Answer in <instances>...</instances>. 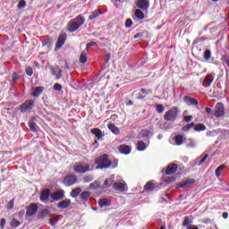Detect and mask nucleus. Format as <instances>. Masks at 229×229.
<instances>
[{
    "instance_id": "f257e3e1",
    "label": "nucleus",
    "mask_w": 229,
    "mask_h": 229,
    "mask_svg": "<svg viewBox=\"0 0 229 229\" xmlns=\"http://www.w3.org/2000/svg\"><path fill=\"white\" fill-rule=\"evenodd\" d=\"M85 24V18L79 14L76 18L72 19L68 22V31L70 33H74V31H78V29L81 28L82 25Z\"/></svg>"
},
{
    "instance_id": "f03ea898",
    "label": "nucleus",
    "mask_w": 229,
    "mask_h": 229,
    "mask_svg": "<svg viewBox=\"0 0 229 229\" xmlns=\"http://www.w3.org/2000/svg\"><path fill=\"white\" fill-rule=\"evenodd\" d=\"M95 164H98L97 169H108L112 165V161L108 159L106 154H104L96 159Z\"/></svg>"
},
{
    "instance_id": "7ed1b4c3",
    "label": "nucleus",
    "mask_w": 229,
    "mask_h": 229,
    "mask_svg": "<svg viewBox=\"0 0 229 229\" xmlns=\"http://www.w3.org/2000/svg\"><path fill=\"white\" fill-rule=\"evenodd\" d=\"M35 108V100L27 99L24 103L20 105V112L21 114H31V110Z\"/></svg>"
},
{
    "instance_id": "20e7f679",
    "label": "nucleus",
    "mask_w": 229,
    "mask_h": 229,
    "mask_svg": "<svg viewBox=\"0 0 229 229\" xmlns=\"http://www.w3.org/2000/svg\"><path fill=\"white\" fill-rule=\"evenodd\" d=\"M180 114V110H178L177 106L171 108L170 110L166 111L164 119L165 121H176L178 119V115Z\"/></svg>"
},
{
    "instance_id": "39448f33",
    "label": "nucleus",
    "mask_w": 229,
    "mask_h": 229,
    "mask_svg": "<svg viewBox=\"0 0 229 229\" xmlns=\"http://www.w3.org/2000/svg\"><path fill=\"white\" fill-rule=\"evenodd\" d=\"M73 171L79 174H85V173L90 171V165H89V163H76L73 166Z\"/></svg>"
},
{
    "instance_id": "423d86ee",
    "label": "nucleus",
    "mask_w": 229,
    "mask_h": 229,
    "mask_svg": "<svg viewBox=\"0 0 229 229\" xmlns=\"http://www.w3.org/2000/svg\"><path fill=\"white\" fill-rule=\"evenodd\" d=\"M65 198V191L64 190H58L51 193L50 203H55V201H62Z\"/></svg>"
},
{
    "instance_id": "0eeeda50",
    "label": "nucleus",
    "mask_w": 229,
    "mask_h": 229,
    "mask_svg": "<svg viewBox=\"0 0 229 229\" xmlns=\"http://www.w3.org/2000/svg\"><path fill=\"white\" fill-rule=\"evenodd\" d=\"M78 182V176L76 174H69L64 176L63 183L65 187H72Z\"/></svg>"
},
{
    "instance_id": "6e6552de",
    "label": "nucleus",
    "mask_w": 229,
    "mask_h": 229,
    "mask_svg": "<svg viewBox=\"0 0 229 229\" xmlns=\"http://www.w3.org/2000/svg\"><path fill=\"white\" fill-rule=\"evenodd\" d=\"M225 114H226V112L225 111V104L221 102L216 103L215 106V117H225Z\"/></svg>"
},
{
    "instance_id": "1a4fd4ad",
    "label": "nucleus",
    "mask_w": 229,
    "mask_h": 229,
    "mask_svg": "<svg viewBox=\"0 0 229 229\" xmlns=\"http://www.w3.org/2000/svg\"><path fill=\"white\" fill-rule=\"evenodd\" d=\"M65 40H67V33L61 32L55 43V51L58 49H62V47H64V45L65 44Z\"/></svg>"
},
{
    "instance_id": "9d476101",
    "label": "nucleus",
    "mask_w": 229,
    "mask_h": 229,
    "mask_svg": "<svg viewBox=\"0 0 229 229\" xmlns=\"http://www.w3.org/2000/svg\"><path fill=\"white\" fill-rule=\"evenodd\" d=\"M38 212V206L37 203H31L28 208L27 211L25 213L26 217H32V216H35Z\"/></svg>"
},
{
    "instance_id": "9b49d317",
    "label": "nucleus",
    "mask_w": 229,
    "mask_h": 229,
    "mask_svg": "<svg viewBox=\"0 0 229 229\" xmlns=\"http://www.w3.org/2000/svg\"><path fill=\"white\" fill-rule=\"evenodd\" d=\"M113 189L114 191H118L119 192H124L128 191V184H126L125 182H116L113 184Z\"/></svg>"
},
{
    "instance_id": "f8f14e48",
    "label": "nucleus",
    "mask_w": 229,
    "mask_h": 229,
    "mask_svg": "<svg viewBox=\"0 0 229 229\" xmlns=\"http://www.w3.org/2000/svg\"><path fill=\"white\" fill-rule=\"evenodd\" d=\"M49 198H51V190L49 188H46L43 191H41V194L39 197L40 201L46 203V201H47Z\"/></svg>"
},
{
    "instance_id": "ddd939ff",
    "label": "nucleus",
    "mask_w": 229,
    "mask_h": 229,
    "mask_svg": "<svg viewBox=\"0 0 229 229\" xmlns=\"http://www.w3.org/2000/svg\"><path fill=\"white\" fill-rule=\"evenodd\" d=\"M136 6H138L140 10L146 12V10L149 8V0H137Z\"/></svg>"
},
{
    "instance_id": "4468645a",
    "label": "nucleus",
    "mask_w": 229,
    "mask_h": 229,
    "mask_svg": "<svg viewBox=\"0 0 229 229\" xmlns=\"http://www.w3.org/2000/svg\"><path fill=\"white\" fill-rule=\"evenodd\" d=\"M42 92H44V86H38L32 89L31 97L32 98H40Z\"/></svg>"
},
{
    "instance_id": "2eb2a0df",
    "label": "nucleus",
    "mask_w": 229,
    "mask_h": 229,
    "mask_svg": "<svg viewBox=\"0 0 229 229\" xmlns=\"http://www.w3.org/2000/svg\"><path fill=\"white\" fill-rule=\"evenodd\" d=\"M155 187H157V182L153 180L148 181L145 185H144V191L145 192H151V191H155Z\"/></svg>"
},
{
    "instance_id": "dca6fc26",
    "label": "nucleus",
    "mask_w": 229,
    "mask_h": 229,
    "mask_svg": "<svg viewBox=\"0 0 229 229\" xmlns=\"http://www.w3.org/2000/svg\"><path fill=\"white\" fill-rule=\"evenodd\" d=\"M176 171H178V165L172 163L171 165H169L166 167L165 174H167V175L174 174V173H176Z\"/></svg>"
},
{
    "instance_id": "f3484780",
    "label": "nucleus",
    "mask_w": 229,
    "mask_h": 229,
    "mask_svg": "<svg viewBox=\"0 0 229 229\" xmlns=\"http://www.w3.org/2000/svg\"><path fill=\"white\" fill-rule=\"evenodd\" d=\"M49 69L52 76H55V80H60V78H62V70H60V67L56 66L55 68V67L50 66ZM56 69L58 71L57 72H56Z\"/></svg>"
},
{
    "instance_id": "a211bd4d",
    "label": "nucleus",
    "mask_w": 229,
    "mask_h": 229,
    "mask_svg": "<svg viewBox=\"0 0 229 229\" xmlns=\"http://www.w3.org/2000/svg\"><path fill=\"white\" fill-rule=\"evenodd\" d=\"M183 101L186 103V105H193V106H198V105H199L197 99L190 96L183 97Z\"/></svg>"
},
{
    "instance_id": "6ab92c4d",
    "label": "nucleus",
    "mask_w": 229,
    "mask_h": 229,
    "mask_svg": "<svg viewBox=\"0 0 229 229\" xmlns=\"http://www.w3.org/2000/svg\"><path fill=\"white\" fill-rule=\"evenodd\" d=\"M118 150L120 151V153H122V155H130V153H131V148L128 145H120L118 147Z\"/></svg>"
},
{
    "instance_id": "aec40b11",
    "label": "nucleus",
    "mask_w": 229,
    "mask_h": 229,
    "mask_svg": "<svg viewBox=\"0 0 229 229\" xmlns=\"http://www.w3.org/2000/svg\"><path fill=\"white\" fill-rule=\"evenodd\" d=\"M194 183H196V181H194V179L187 180V181L179 182L178 188L185 189L186 187H191V185H194Z\"/></svg>"
},
{
    "instance_id": "412c9836",
    "label": "nucleus",
    "mask_w": 229,
    "mask_h": 229,
    "mask_svg": "<svg viewBox=\"0 0 229 229\" xmlns=\"http://www.w3.org/2000/svg\"><path fill=\"white\" fill-rule=\"evenodd\" d=\"M90 131L92 135H95L98 140L99 139H103V137H105V133H103V131H101L99 128H93Z\"/></svg>"
},
{
    "instance_id": "4be33fe9",
    "label": "nucleus",
    "mask_w": 229,
    "mask_h": 229,
    "mask_svg": "<svg viewBox=\"0 0 229 229\" xmlns=\"http://www.w3.org/2000/svg\"><path fill=\"white\" fill-rule=\"evenodd\" d=\"M69 207H71V199H69L60 201L57 205V208L62 209L69 208Z\"/></svg>"
},
{
    "instance_id": "5701e85b",
    "label": "nucleus",
    "mask_w": 229,
    "mask_h": 229,
    "mask_svg": "<svg viewBox=\"0 0 229 229\" xmlns=\"http://www.w3.org/2000/svg\"><path fill=\"white\" fill-rule=\"evenodd\" d=\"M194 219V216H184V219L182 221V226L183 228L187 227V226H191V225H192V221Z\"/></svg>"
},
{
    "instance_id": "b1692460",
    "label": "nucleus",
    "mask_w": 229,
    "mask_h": 229,
    "mask_svg": "<svg viewBox=\"0 0 229 229\" xmlns=\"http://www.w3.org/2000/svg\"><path fill=\"white\" fill-rule=\"evenodd\" d=\"M100 15H101V9H96L89 16V21H94L96 19H99Z\"/></svg>"
},
{
    "instance_id": "393cba45",
    "label": "nucleus",
    "mask_w": 229,
    "mask_h": 229,
    "mask_svg": "<svg viewBox=\"0 0 229 229\" xmlns=\"http://www.w3.org/2000/svg\"><path fill=\"white\" fill-rule=\"evenodd\" d=\"M108 130L112 131L114 135H119L121 133V131L118 129L117 126H115V123H108L107 124Z\"/></svg>"
},
{
    "instance_id": "a878e982",
    "label": "nucleus",
    "mask_w": 229,
    "mask_h": 229,
    "mask_svg": "<svg viewBox=\"0 0 229 229\" xmlns=\"http://www.w3.org/2000/svg\"><path fill=\"white\" fill-rule=\"evenodd\" d=\"M214 81V76L207 75L203 81V87H210Z\"/></svg>"
},
{
    "instance_id": "bb28decb",
    "label": "nucleus",
    "mask_w": 229,
    "mask_h": 229,
    "mask_svg": "<svg viewBox=\"0 0 229 229\" xmlns=\"http://www.w3.org/2000/svg\"><path fill=\"white\" fill-rule=\"evenodd\" d=\"M81 187L74 188L70 193L71 198H78V195L81 194Z\"/></svg>"
},
{
    "instance_id": "cd10ccee",
    "label": "nucleus",
    "mask_w": 229,
    "mask_h": 229,
    "mask_svg": "<svg viewBox=\"0 0 229 229\" xmlns=\"http://www.w3.org/2000/svg\"><path fill=\"white\" fill-rule=\"evenodd\" d=\"M193 130L195 131H205V130H207V126H205V124L203 123H197V124H194Z\"/></svg>"
},
{
    "instance_id": "c85d7f7f",
    "label": "nucleus",
    "mask_w": 229,
    "mask_h": 229,
    "mask_svg": "<svg viewBox=\"0 0 229 229\" xmlns=\"http://www.w3.org/2000/svg\"><path fill=\"white\" fill-rule=\"evenodd\" d=\"M225 169H226V165H221L216 169L215 174H216V178H219V176H221V174H222L223 171H225Z\"/></svg>"
},
{
    "instance_id": "c756f323",
    "label": "nucleus",
    "mask_w": 229,
    "mask_h": 229,
    "mask_svg": "<svg viewBox=\"0 0 229 229\" xmlns=\"http://www.w3.org/2000/svg\"><path fill=\"white\" fill-rule=\"evenodd\" d=\"M90 191H82L80 194V198L81 199V201H89V198H90Z\"/></svg>"
},
{
    "instance_id": "7c9ffc66",
    "label": "nucleus",
    "mask_w": 229,
    "mask_h": 229,
    "mask_svg": "<svg viewBox=\"0 0 229 229\" xmlns=\"http://www.w3.org/2000/svg\"><path fill=\"white\" fill-rule=\"evenodd\" d=\"M29 128H30V131H32L33 133H36V131H37V123H35V120L30 119L29 121Z\"/></svg>"
},
{
    "instance_id": "2f4dec72",
    "label": "nucleus",
    "mask_w": 229,
    "mask_h": 229,
    "mask_svg": "<svg viewBox=\"0 0 229 229\" xmlns=\"http://www.w3.org/2000/svg\"><path fill=\"white\" fill-rule=\"evenodd\" d=\"M176 146H182L183 144V136L181 134H177L174 137Z\"/></svg>"
},
{
    "instance_id": "473e14b6",
    "label": "nucleus",
    "mask_w": 229,
    "mask_h": 229,
    "mask_svg": "<svg viewBox=\"0 0 229 229\" xmlns=\"http://www.w3.org/2000/svg\"><path fill=\"white\" fill-rule=\"evenodd\" d=\"M135 17H137L139 21H142V19H144L146 16L144 15V13L140 9H136Z\"/></svg>"
},
{
    "instance_id": "72a5a7b5",
    "label": "nucleus",
    "mask_w": 229,
    "mask_h": 229,
    "mask_svg": "<svg viewBox=\"0 0 229 229\" xmlns=\"http://www.w3.org/2000/svg\"><path fill=\"white\" fill-rule=\"evenodd\" d=\"M20 225H21V222L16 218H13L10 222L11 228H19Z\"/></svg>"
},
{
    "instance_id": "f704fd0d",
    "label": "nucleus",
    "mask_w": 229,
    "mask_h": 229,
    "mask_svg": "<svg viewBox=\"0 0 229 229\" xmlns=\"http://www.w3.org/2000/svg\"><path fill=\"white\" fill-rule=\"evenodd\" d=\"M98 205L101 208H103V207H110V203H109L108 199H99Z\"/></svg>"
},
{
    "instance_id": "c9c22d12",
    "label": "nucleus",
    "mask_w": 229,
    "mask_h": 229,
    "mask_svg": "<svg viewBox=\"0 0 229 229\" xmlns=\"http://www.w3.org/2000/svg\"><path fill=\"white\" fill-rule=\"evenodd\" d=\"M49 216V209H43L38 215V219H44V217H47Z\"/></svg>"
},
{
    "instance_id": "e433bc0d",
    "label": "nucleus",
    "mask_w": 229,
    "mask_h": 229,
    "mask_svg": "<svg viewBox=\"0 0 229 229\" xmlns=\"http://www.w3.org/2000/svg\"><path fill=\"white\" fill-rule=\"evenodd\" d=\"M82 180H83L84 183H90V182L94 181V175H92V174L84 175L82 177Z\"/></svg>"
},
{
    "instance_id": "4c0bfd02",
    "label": "nucleus",
    "mask_w": 229,
    "mask_h": 229,
    "mask_svg": "<svg viewBox=\"0 0 229 229\" xmlns=\"http://www.w3.org/2000/svg\"><path fill=\"white\" fill-rule=\"evenodd\" d=\"M138 151H145L146 150V143L144 141H139L137 143Z\"/></svg>"
},
{
    "instance_id": "58836bf2",
    "label": "nucleus",
    "mask_w": 229,
    "mask_h": 229,
    "mask_svg": "<svg viewBox=\"0 0 229 229\" xmlns=\"http://www.w3.org/2000/svg\"><path fill=\"white\" fill-rule=\"evenodd\" d=\"M87 60H88L87 52H86V51H83V52L81 54V56H80V63H81V64H87Z\"/></svg>"
},
{
    "instance_id": "ea45409f",
    "label": "nucleus",
    "mask_w": 229,
    "mask_h": 229,
    "mask_svg": "<svg viewBox=\"0 0 229 229\" xmlns=\"http://www.w3.org/2000/svg\"><path fill=\"white\" fill-rule=\"evenodd\" d=\"M156 110L157 114H164L165 107L162 104H157L156 105Z\"/></svg>"
},
{
    "instance_id": "a19ab883",
    "label": "nucleus",
    "mask_w": 229,
    "mask_h": 229,
    "mask_svg": "<svg viewBox=\"0 0 229 229\" xmlns=\"http://www.w3.org/2000/svg\"><path fill=\"white\" fill-rule=\"evenodd\" d=\"M43 47H51V38L48 37L42 41Z\"/></svg>"
},
{
    "instance_id": "79ce46f5",
    "label": "nucleus",
    "mask_w": 229,
    "mask_h": 229,
    "mask_svg": "<svg viewBox=\"0 0 229 229\" xmlns=\"http://www.w3.org/2000/svg\"><path fill=\"white\" fill-rule=\"evenodd\" d=\"M210 58H212V52L209 49H208L204 52V59L206 61H208L210 60Z\"/></svg>"
},
{
    "instance_id": "37998d69",
    "label": "nucleus",
    "mask_w": 229,
    "mask_h": 229,
    "mask_svg": "<svg viewBox=\"0 0 229 229\" xmlns=\"http://www.w3.org/2000/svg\"><path fill=\"white\" fill-rule=\"evenodd\" d=\"M191 128H194V123H188L182 127V131H189Z\"/></svg>"
},
{
    "instance_id": "c03bdc74",
    "label": "nucleus",
    "mask_w": 229,
    "mask_h": 229,
    "mask_svg": "<svg viewBox=\"0 0 229 229\" xmlns=\"http://www.w3.org/2000/svg\"><path fill=\"white\" fill-rule=\"evenodd\" d=\"M99 187H101V183H99L98 181H95L89 184V189H99Z\"/></svg>"
},
{
    "instance_id": "a18cd8bd",
    "label": "nucleus",
    "mask_w": 229,
    "mask_h": 229,
    "mask_svg": "<svg viewBox=\"0 0 229 229\" xmlns=\"http://www.w3.org/2000/svg\"><path fill=\"white\" fill-rule=\"evenodd\" d=\"M25 72H26L27 76H33V68L31 66L26 67Z\"/></svg>"
},
{
    "instance_id": "49530a36",
    "label": "nucleus",
    "mask_w": 229,
    "mask_h": 229,
    "mask_svg": "<svg viewBox=\"0 0 229 229\" xmlns=\"http://www.w3.org/2000/svg\"><path fill=\"white\" fill-rule=\"evenodd\" d=\"M15 205V199H12L9 202H8V205H7V208L9 210H12V208H13Z\"/></svg>"
},
{
    "instance_id": "de8ad7c7",
    "label": "nucleus",
    "mask_w": 229,
    "mask_h": 229,
    "mask_svg": "<svg viewBox=\"0 0 229 229\" xmlns=\"http://www.w3.org/2000/svg\"><path fill=\"white\" fill-rule=\"evenodd\" d=\"M112 185V179H106L105 182H104V187L105 188H108Z\"/></svg>"
},
{
    "instance_id": "09e8293b",
    "label": "nucleus",
    "mask_w": 229,
    "mask_h": 229,
    "mask_svg": "<svg viewBox=\"0 0 229 229\" xmlns=\"http://www.w3.org/2000/svg\"><path fill=\"white\" fill-rule=\"evenodd\" d=\"M207 158H208V154L203 156V157L199 162L198 165H203V164H205V162L207 161Z\"/></svg>"
},
{
    "instance_id": "8fccbe9b",
    "label": "nucleus",
    "mask_w": 229,
    "mask_h": 229,
    "mask_svg": "<svg viewBox=\"0 0 229 229\" xmlns=\"http://www.w3.org/2000/svg\"><path fill=\"white\" fill-rule=\"evenodd\" d=\"M206 113L208 115H215V109L210 107H206Z\"/></svg>"
},
{
    "instance_id": "3c124183",
    "label": "nucleus",
    "mask_w": 229,
    "mask_h": 229,
    "mask_svg": "<svg viewBox=\"0 0 229 229\" xmlns=\"http://www.w3.org/2000/svg\"><path fill=\"white\" fill-rule=\"evenodd\" d=\"M133 26V21L131 19H127L125 21V28H131Z\"/></svg>"
},
{
    "instance_id": "603ef678",
    "label": "nucleus",
    "mask_w": 229,
    "mask_h": 229,
    "mask_svg": "<svg viewBox=\"0 0 229 229\" xmlns=\"http://www.w3.org/2000/svg\"><path fill=\"white\" fill-rule=\"evenodd\" d=\"M93 46H98V43L94 41L88 43L86 46V51H89V49H90V47H92Z\"/></svg>"
},
{
    "instance_id": "864d4df0",
    "label": "nucleus",
    "mask_w": 229,
    "mask_h": 229,
    "mask_svg": "<svg viewBox=\"0 0 229 229\" xmlns=\"http://www.w3.org/2000/svg\"><path fill=\"white\" fill-rule=\"evenodd\" d=\"M62 89H63L62 84H60V83L54 84V90H57L58 92H60V90H62Z\"/></svg>"
},
{
    "instance_id": "5fc2aeb1",
    "label": "nucleus",
    "mask_w": 229,
    "mask_h": 229,
    "mask_svg": "<svg viewBox=\"0 0 229 229\" xmlns=\"http://www.w3.org/2000/svg\"><path fill=\"white\" fill-rule=\"evenodd\" d=\"M18 8H26V1L21 0L18 4Z\"/></svg>"
},
{
    "instance_id": "6e6d98bb",
    "label": "nucleus",
    "mask_w": 229,
    "mask_h": 229,
    "mask_svg": "<svg viewBox=\"0 0 229 229\" xmlns=\"http://www.w3.org/2000/svg\"><path fill=\"white\" fill-rule=\"evenodd\" d=\"M18 80H19V75L17 74V72H14L13 73V83H15Z\"/></svg>"
},
{
    "instance_id": "4d7b16f0",
    "label": "nucleus",
    "mask_w": 229,
    "mask_h": 229,
    "mask_svg": "<svg viewBox=\"0 0 229 229\" xmlns=\"http://www.w3.org/2000/svg\"><path fill=\"white\" fill-rule=\"evenodd\" d=\"M186 148H196V143L194 141H190L187 145Z\"/></svg>"
},
{
    "instance_id": "13d9d810",
    "label": "nucleus",
    "mask_w": 229,
    "mask_h": 229,
    "mask_svg": "<svg viewBox=\"0 0 229 229\" xmlns=\"http://www.w3.org/2000/svg\"><path fill=\"white\" fill-rule=\"evenodd\" d=\"M0 226H1L2 229L4 228V226H6V219H4V218L1 219Z\"/></svg>"
},
{
    "instance_id": "bf43d9fd",
    "label": "nucleus",
    "mask_w": 229,
    "mask_h": 229,
    "mask_svg": "<svg viewBox=\"0 0 229 229\" xmlns=\"http://www.w3.org/2000/svg\"><path fill=\"white\" fill-rule=\"evenodd\" d=\"M140 92L142 94H151L153 91L151 89H141Z\"/></svg>"
},
{
    "instance_id": "052dcab7",
    "label": "nucleus",
    "mask_w": 229,
    "mask_h": 229,
    "mask_svg": "<svg viewBox=\"0 0 229 229\" xmlns=\"http://www.w3.org/2000/svg\"><path fill=\"white\" fill-rule=\"evenodd\" d=\"M185 123H191L192 121V115L184 116Z\"/></svg>"
},
{
    "instance_id": "680f3d73",
    "label": "nucleus",
    "mask_w": 229,
    "mask_h": 229,
    "mask_svg": "<svg viewBox=\"0 0 229 229\" xmlns=\"http://www.w3.org/2000/svg\"><path fill=\"white\" fill-rule=\"evenodd\" d=\"M110 58H112V55L111 54H107L106 55V64H108V62H110Z\"/></svg>"
},
{
    "instance_id": "e2e57ef3",
    "label": "nucleus",
    "mask_w": 229,
    "mask_h": 229,
    "mask_svg": "<svg viewBox=\"0 0 229 229\" xmlns=\"http://www.w3.org/2000/svg\"><path fill=\"white\" fill-rule=\"evenodd\" d=\"M186 229H199V228H198L197 225H188Z\"/></svg>"
},
{
    "instance_id": "0e129e2a",
    "label": "nucleus",
    "mask_w": 229,
    "mask_h": 229,
    "mask_svg": "<svg viewBox=\"0 0 229 229\" xmlns=\"http://www.w3.org/2000/svg\"><path fill=\"white\" fill-rule=\"evenodd\" d=\"M64 69H71V66L69 65V63H67V61H64Z\"/></svg>"
},
{
    "instance_id": "69168bd1",
    "label": "nucleus",
    "mask_w": 229,
    "mask_h": 229,
    "mask_svg": "<svg viewBox=\"0 0 229 229\" xmlns=\"http://www.w3.org/2000/svg\"><path fill=\"white\" fill-rule=\"evenodd\" d=\"M222 217L224 219H228V213H226V212L223 213Z\"/></svg>"
},
{
    "instance_id": "338daca9",
    "label": "nucleus",
    "mask_w": 229,
    "mask_h": 229,
    "mask_svg": "<svg viewBox=\"0 0 229 229\" xmlns=\"http://www.w3.org/2000/svg\"><path fill=\"white\" fill-rule=\"evenodd\" d=\"M140 37H142V33H137L134 35V38H140Z\"/></svg>"
},
{
    "instance_id": "774afa93",
    "label": "nucleus",
    "mask_w": 229,
    "mask_h": 229,
    "mask_svg": "<svg viewBox=\"0 0 229 229\" xmlns=\"http://www.w3.org/2000/svg\"><path fill=\"white\" fill-rule=\"evenodd\" d=\"M131 105H133V101H131V100H129V101L126 103V106H131Z\"/></svg>"
}]
</instances>
